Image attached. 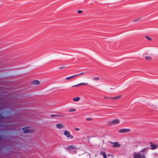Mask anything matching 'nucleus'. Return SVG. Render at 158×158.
<instances>
[{
    "label": "nucleus",
    "instance_id": "aec40b11",
    "mask_svg": "<svg viewBox=\"0 0 158 158\" xmlns=\"http://www.w3.org/2000/svg\"><path fill=\"white\" fill-rule=\"evenodd\" d=\"M145 59L148 60H150L152 59V58L150 56H147L145 57Z\"/></svg>",
    "mask_w": 158,
    "mask_h": 158
},
{
    "label": "nucleus",
    "instance_id": "72a5a7b5",
    "mask_svg": "<svg viewBox=\"0 0 158 158\" xmlns=\"http://www.w3.org/2000/svg\"><path fill=\"white\" fill-rule=\"evenodd\" d=\"M20 139H22V137H20Z\"/></svg>",
    "mask_w": 158,
    "mask_h": 158
},
{
    "label": "nucleus",
    "instance_id": "a878e982",
    "mask_svg": "<svg viewBox=\"0 0 158 158\" xmlns=\"http://www.w3.org/2000/svg\"><path fill=\"white\" fill-rule=\"evenodd\" d=\"M84 74V73H81L79 74H76V75H77V76L80 75H82V74Z\"/></svg>",
    "mask_w": 158,
    "mask_h": 158
},
{
    "label": "nucleus",
    "instance_id": "c756f323",
    "mask_svg": "<svg viewBox=\"0 0 158 158\" xmlns=\"http://www.w3.org/2000/svg\"><path fill=\"white\" fill-rule=\"evenodd\" d=\"M22 94H21L20 93V98H23V97L22 96Z\"/></svg>",
    "mask_w": 158,
    "mask_h": 158
},
{
    "label": "nucleus",
    "instance_id": "dca6fc26",
    "mask_svg": "<svg viewBox=\"0 0 158 158\" xmlns=\"http://www.w3.org/2000/svg\"><path fill=\"white\" fill-rule=\"evenodd\" d=\"M141 18L140 17H139L137 18H136L133 20L134 22H136L139 21L140 19Z\"/></svg>",
    "mask_w": 158,
    "mask_h": 158
},
{
    "label": "nucleus",
    "instance_id": "a211bd4d",
    "mask_svg": "<svg viewBox=\"0 0 158 158\" xmlns=\"http://www.w3.org/2000/svg\"><path fill=\"white\" fill-rule=\"evenodd\" d=\"M121 95H119L116 97H114V99H117L120 98L121 97Z\"/></svg>",
    "mask_w": 158,
    "mask_h": 158
},
{
    "label": "nucleus",
    "instance_id": "1a4fd4ad",
    "mask_svg": "<svg viewBox=\"0 0 158 158\" xmlns=\"http://www.w3.org/2000/svg\"><path fill=\"white\" fill-rule=\"evenodd\" d=\"M31 83L32 84L37 85L40 84V82L37 80H34L31 81Z\"/></svg>",
    "mask_w": 158,
    "mask_h": 158
},
{
    "label": "nucleus",
    "instance_id": "0eeeda50",
    "mask_svg": "<svg viewBox=\"0 0 158 158\" xmlns=\"http://www.w3.org/2000/svg\"><path fill=\"white\" fill-rule=\"evenodd\" d=\"M111 144H113V145H112V147L114 148H118L120 147V145L117 142H111L110 143Z\"/></svg>",
    "mask_w": 158,
    "mask_h": 158
},
{
    "label": "nucleus",
    "instance_id": "473e14b6",
    "mask_svg": "<svg viewBox=\"0 0 158 158\" xmlns=\"http://www.w3.org/2000/svg\"><path fill=\"white\" fill-rule=\"evenodd\" d=\"M104 158H106V157H104Z\"/></svg>",
    "mask_w": 158,
    "mask_h": 158
},
{
    "label": "nucleus",
    "instance_id": "c9c22d12",
    "mask_svg": "<svg viewBox=\"0 0 158 158\" xmlns=\"http://www.w3.org/2000/svg\"><path fill=\"white\" fill-rule=\"evenodd\" d=\"M20 120L21 121V117H20Z\"/></svg>",
    "mask_w": 158,
    "mask_h": 158
},
{
    "label": "nucleus",
    "instance_id": "bb28decb",
    "mask_svg": "<svg viewBox=\"0 0 158 158\" xmlns=\"http://www.w3.org/2000/svg\"><path fill=\"white\" fill-rule=\"evenodd\" d=\"M64 68H65V67H64V66L61 67L59 68V69H64Z\"/></svg>",
    "mask_w": 158,
    "mask_h": 158
},
{
    "label": "nucleus",
    "instance_id": "cd10ccee",
    "mask_svg": "<svg viewBox=\"0 0 158 158\" xmlns=\"http://www.w3.org/2000/svg\"><path fill=\"white\" fill-rule=\"evenodd\" d=\"M75 130L76 131H78L79 130H80V129L79 128H75Z\"/></svg>",
    "mask_w": 158,
    "mask_h": 158
},
{
    "label": "nucleus",
    "instance_id": "f257e3e1",
    "mask_svg": "<svg viewBox=\"0 0 158 158\" xmlns=\"http://www.w3.org/2000/svg\"><path fill=\"white\" fill-rule=\"evenodd\" d=\"M28 81L29 80L27 78L20 79V93H27L32 90V89L28 85Z\"/></svg>",
    "mask_w": 158,
    "mask_h": 158
},
{
    "label": "nucleus",
    "instance_id": "39448f33",
    "mask_svg": "<svg viewBox=\"0 0 158 158\" xmlns=\"http://www.w3.org/2000/svg\"><path fill=\"white\" fill-rule=\"evenodd\" d=\"M24 133H29L32 132L31 130L28 129V127L23 128H22Z\"/></svg>",
    "mask_w": 158,
    "mask_h": 158
},
{
    "label": "nucleus",
    "instance_id": "393cba45",
    "mask_svg": "<svg viewBox=\"0 0 158 158\" xmlns=\"http://www.w3.org/2000/svg\"><path fill=\"white\" fill-rule=\"evenodd\" d=\"M83 12V11L81 10H79L77 11V13H81Z\"/></svg>",
    "mask_w": 158,
    "mask_h": 158
},
{
    "label": "nucleus",
    "instance_id": "9b49d317",
    "mask_svg": "<svg viewBox=\"0 0 158 158\" xmlns=\"http://www.w3.org/2000/svg\"><path fill=\"white\" fill-rule=\"evenodd\" d=\"M88 85V84L87 83H81L77 85H76L73 86H72V87L78 86L82 85Z\"/></svg>",
    "mask_w": 158,
    "mask_h": 158
},
{
    "label": "nucleus",
    "instance_id": "5701e85b",
    "mask_svg": "<svg viewBox=\"0 0 158 158\" xmlns=\"http://www.w3.org/2000/svg\"><path fill=\"white\" fill-rule=\"evenodd\" d=\"M23 145L22 144H21L20 143V151H21V150H23L24 149H23Z\"/></svg>",
    "mask_w": 158,
    "mask_h": 158
},
{
    "label": "nucleus",
    "instance_id": "2eb2a0df",
    "mask_svg": "<svg viewBox=\"0 0 158 158\" xmlns=\"http://www.w3.org/2000/svg\"><path fill=\"white\" fill-rule=\"evenodd\" d=\"M101 154H102L103 155V157L106 156V153L104 151H101L100 152Z\"/></svg>",
    "mask_w": 158,
    "mask_h": 158
},
{
    "label": "nucleus",
    "instance_id": "9d476101",
    "mask_svg": "<svg viewBox=\"0 0 158 158\" xmlns=\"http://www.w3.org/2000/svg\"><path fill=\"white\" fill-rule=\"evenodd\" d=\"M77 148L75 147V146L73 145H71L69 146L66 149L70 151L72 149H76Z\"/></svg>",
    "mask_w": 158,
    "mask_h": 158
},
{
    "label": "nucleus",
    "instance_id": "f704fd0d",
    "mask_svg": "<svg viewBox=\"0 0 158 158\" xmlns=\"http://www.w3.org/2000/svg\"><path fill=\"white\" fill-rule=\"evenodd\" d=\"M97 156V155H96L95 156Z\"/></svg>",
    "mask_w": 158,
    "mask_h": 158
},
{
    "label": "nucleus",
    "instance_id": "7c9ffc66",
    "mask_svg": "<svg viewBox=\"0 0 158 158\" xmlns=\"http://www.w3.org/2000/svg\"><path fill=\"white\" fill-rule=\"evenodd\" d=\"M104 98H107V97H104Z\"/></svg>",
    "mask_w": 158,
    "mask_h": 158
},
{
    "label": "nucleus",
    "instance_id": "2f4dec72",
    "mask_svg": "<svg viewBox=\"0 0 158 158\" xmlns=\"http://www.w3.org/2000/svg\"><path fill=\"white\" fill-rule=\"evenodd\" d=\"M89 154V156H90V154L89 153H88Z\"/></svg>",
    "mask_w": 158,
    "mask_h": 158
},
{
    "label": "nucleus",
    "instance_id": "4468645a",
    "mask_svg": "<svg viewBox=\"0 0 158 158\" xmlns=\"http://www.w3.org/2000/svg\"><path fill=\"white\" fill-rule=\"evenodd\" d=\"M80 99V98L79 97H77L76 98H74L73 100V101H75V102H77L79 101Z\"/></svg>",
    "mask_w": 158,
    "mask_h": 158
},
{
    "label": "nucleus",
    "instance_id": "e433bc0d",
    "mask_svg": "<svg viewBox=\"0 0 158 158\" xmlns=\"http://www.w3.org/2000/svg\"><path fill=\"white\" fill-rule=\"evenodd\" d=\"M20 136L22 137V135H20Z\"/></svg>",
    "mask_w": 158,
    "mask_h": 158
},
{
    "label": "nucleus",
    "instance_id": "f8f14e48",
    "mask_svg": "<svg viewBox=\"0 0 158 158\" xmlns=\"http://www.w3.org/2000/svg\"><path fill=\"white\" fill-rule=\"evenodd\" d=\"M57 128L59 129H61L64 127V126L61 123H58L56 124Z\"/></svg>",
    "mask_w": 158,
    "mask_h": 158
},
{
    "label": "nucleus",
    "instance_id": "b1692460",
    "mask_svg": "<svg viewBox=\"0 0 158 158\" xmlns=\"http://www.w3.org/2000/svg\"><path fill=\"white\" fill-rule=\"evenodd\" d=\"M92 120V118H86V120L88 121H91Z\"/></svg>",
    "mask_w": 158,
    "mask_h": 158
},
{
    "label": "nucleus",
    "instance_id": "f03ea898",
    "mask_svg": "<svg viewBox=\"0 0 158 158\" xmlns=\"http://www.w3.org/2000/svg\"><path fill=\"white\" fill-rule=\"evenodd\" d=\"M149 149V148H146L143 149L139 152H134L133 154V158H146V155Z\"/></svg>",
    "mask_w": 158,
    "mask_h": 158
},
{
    "label": "nucleus",
    "instance_id": "20e7f679",
    "mask_svg": "<svg viewBox=\"0 0 158 158\" xmlns=\"http://www.w3.org/2000/svg\"><path fill=\"white\" fill-rule=\"evenodd\" d=\"M119 123V120L118 119H116L109 122L108 123V124L109 125H112L114 124H118Z\"/></svg>",
    "mask_w": 158,
    "mask_h": 158
},
{
    "label": "nucleus",
    "instance_id": "c85d7f7f",
    "mask_svg": "<svg viewBox=\"0 0 158 158\" xmlns=\"http://www.w3.org/2000/svg\"><path fill=\"white\" fill-rule=\"evenodd\" d=\"M109 98H110L111 99H114V97H111Z\"/></svg>",
    "mask_w": 158,
    "mask_h": 158
},
{
    "label": "nucleus",
    "instance_id": "4be33fe9",
    "mask_svg": "<svg viewBox=\"0 0 158 158\" xmlns=\"http://www.w3.org/2000/svg\"><path fill=\"white\" fill-rule=\"evenodd\" d=\"M76 110L75 109H73L71 110H69V112H74Z\"/></svg>",
    "mask_w": 158,
    "mask_h": 158
},
{
    "label": "nucleus",
    "instance_id": "7ed1b4c3",
    "mask_svg": "<svg viewBox=\"0 0 158 158\" xmlns=\"http://www.w3.org/2000/svg\"><path fill=\"white\" fill-rule=\"evenodd\" d=\"M64 135H65L67 138L73 139V136L67 130L64 131Z\"/></svg>",
    "mask_w": 158,
    "mask_h": 158
},
{
    "label": "nucleus",
    "instance_id": "6e6552de",
    "mask_svg": "<svg viewBox=\"0 0 158 158\" xmlns=\"http://www.w3.org/2000/svg\"><path fill=\"white\" fill-rule=\"evenodd\" d=\"M150 144H151V146L152 147L150 148V149L152 150L155 149L158 147L157 145L152 144V142H150Z\"/></svg>",
    "mask_w": 158,
    "mask_h": 158
},
{
    "label": "nucleus",
    "instance_id": "ddd939ff",
    "mask_svg": "<svg viewBox=\"0 0 158 158\" xmlns=\"http://www.w3.org/2000/svg\"><path fill=\"white\" fill-rule=\"evenodd\" d=\"M77 76V75H74L70 77H68L66 78L65 79L66 80H69L73 78H74L76 77Z\"/></svg>",
    "mask_w": 158,
    "mask_h": 158
},
{
    "label": "nucleus",
    "instance_id": "423d86ee",
    "mask_svg": "<svg viewBox=\"0 0 158 158\" xmlns=\"http://www.w3.org/2000/svg\"><path fill=\"white\" fill-rule=\"evenodd\" d=\"M130 131V129H123L119 130L118 132L119 133H123L129 132Z\"/></svg>",
    "mask_w": 158,
    "mask_h": 158
},
{
    "label": "nucleus",
    "instance_id": "f3484780",
    "mask_svg": "<svg viewBox=\"0 0 158 158\" xmlns=\"http://www.w3.org/2000/svg\"><path fill=\"white\" fill-rule=\"evenodd\" d=\"M93 79L94 81H98L99 79V77H94L93 78Z\"/></svg>",
    "mask_w": 158,
    "mask_h": 158
},
{
    "label": "nucleus",
    "instance_id": "412c9836",
    "mask_svg": "<svg viewBox=\"0 0 158 158\" xmlns=\"http://www.w3.org/2000/svg\"><path fill=\"white\" fill-rule=\"evenodd\" d=\"M145 38L148 40L151 41L152 40V39L150 37L148 36H146L145 37Z\"/></svg>",
    "mask_w": 158,
    "mask_h": 158
},
{
    "label": "nucleus",
    "instance_id": "6ab92c4d",
    "mask_svg": "<svg viewBox=\"0 0 158 158\" xmlns=\"http://www.w3.org/2000/svg\"><path fill=\"white\" fill-rule=\"evenodd\" d=\"M51 117H60L62 116L59 115H54V114H51Z\"/></svg>",
    "mask_w": 158,
    "mask_h": 158
}]
</instances>
